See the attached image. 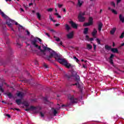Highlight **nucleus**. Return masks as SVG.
Returning <instances> with one entry per match:
<instances>
[{
  "label": "nucleus",
  "instance_id": "8",
  "mask_svg": "<svg viewBox=\"0 0 124 124\" xmlns=\"http://www.w3.org/2000/svg\"><path fill=\"white\" fill-rule=\"evenodd\" d=\"M68 98L71 100L72 103H77V102L78 101V100L76 98H74V96H69Z\"/></svg>",
  "mask_w": 124,
  "mask_h": 124
},
{
  "label": "nucleus",
  "instance_id": "4",
  "mask_svg": "<svg viewBox=\"0 0 124 124\" xmlns=\"http://www.w3.org/2000/svg\"><path fill=\"white\" fill-rule=\"evenodd\" d=\"M37 40H38L39 42H41L42 41V40H41V39L38 37H35L34 38L33 40H31V44H32V45H33V46H34L35 48L40 49V46H39L38 45L36 44Z\"/></svg>",
  "mask_w": 124,
  "mask_h": 124
},
{
  "label": "nucleus",
  "instance_id": "58",
  "mask_svg": "<svg viewBox=\"0 0 124 124\" xmlns=\"http://www.w3.org/2000/svg\"><path fill=\"white\" fill-rule=\"evenodd\" d=\"M55 26H56V27H59V26H60V24H55Z\"/></svg>",
  "mask_w": 124,
  "mask_h": 124
},
{
  "label": "nucleus",
  "instance_id": "22",
  "mask_svg": "<svg viewBox=\"0 0 124 124\" xmlns=\"http://www.w3.org/2000/svg\"><path fill=\"white\" fill-rule=\"evenodd\" d=\"M89 31V28H84L83 33L84 34H88V32Z\"/></svg>",
  "mask_w": 124,
  "mask_h": 124
},
{
  "label": "nucleus",
  "instance_id": "55",
  "mask_svg": "<svg viewBox=\"0 0 124 124\" xmlns=\"http://www.w3.org/2000/svg\"><path fill=\"white\" fill-rule=\"evenodd\" d=\"M63 12H64L65 13V12H66V10L65 9V8L63 9Z\"/></svg>",
  "mask_w": 124,
  "mask_h": 124
},
{
  "label": "nucleus",
  "instance_id": "30",
  "mask_svg": "<svg viewBox=\"0 0 124 124\" xmlns=\"http://www.w3.org/2000/svg\"><path fill=\"white\" fill-rule=\"evenodd\" d=\"M54 38L56 39V41H57V42H59V41H61V39H60V38L56 36H54Z\"/></svg>",
  "mask_w": 124,
  "mask_h": 124
},
{
  "label": "nucleus",
  "instance_id": "54",
  "mask_svg": "<svg viewBox=\"0 0 124 124\" xmlns=\"http://www.w3.org/2000/svg\"><path fill=\"white\" fill-rule=\"evenodd\" d=\"M71 86H77V83H76L75 84H73Z\"/></svg>",
  "mask_w": 124,
  "mask_h": 124
},
{
  "label": "nucleus",
  "instance_id": "24",
  "mask_svg": "<svg viewBox=\"0 0 124 124\" xmlns=\"http://www.w3.org/2000/svg\"><path fill=\"white\" fill-rule=\"evenodd\" d=\"M1 16L2 17H3V18H4V19H7V18H8V16H6V15L4 14V13L1 12Z\"/></svg>",
  "mask_w": 124,
  "mask_h": 124
},
{
  "label": "nucleus",
  "instance_id": "23",
  "mask_svg": "<svg viewBox=\"0 0 124 124\" xmlns=\"http://www.w3.org/2000/svg\"><path fill=\"white\" fill-rule=\"evenodd\" d=\"M93 17H89V20H88V22L91 24V25H93Z\"/></svg>",
  "mask_w": 124,
  "mask_h": 124
},
{
  "label": "nucleus",
  "instance_id": "61",
  "mask_svg": "<svg viewBox=\"0 0 124 124\" xmlns=\"http://www.w3.org/2000/svg\"><path fill=\"white\" fill-rule=\"evenodd\" d=\"M60 109H61V107H59V108H56V110H60Z\"/></svg>",
  "mask_w": 124,
  "mask_h": 124
},
{
  "label": "nucleus",
  "instance_id": "20",
  "mask_svg": "<svg viewBox=\"0 0 124 124\" xmlns=\"http://www.w3.org/2000/svg\"><path fill=\"white\" fill-rule=\"evenodd\" d=\"M16 102L17 105H20L22 104V100L20 99H16Z\"/></svg>",
  "mask_w": 124,
  "mask_h": 124
},
{
  "label": "nucleus",
  "instance_id": "11",
  "mask_svg": "<svg viewBox=\"0 0 124 124\" xmlns=\"http://www.w3.org/2000/svg\"><path fill=\"white\" fill-rule=\"evenodd\" d=\"M69 23L72 28H73L74 29H77V24L74 23V22H73V21H71L69 22Z\"/></svg>",
  "mask_w": 124,
  "mask_h": 124
},
{
  "label": "nucleus",
  "instance_id": "36",
  "mask_svg": "<svg viewBox=\"0 0 124 124\" xmlns=\"http://www.w3.org/2000/svg\"><path fill=\"white\" fill-rule=\"evenodd\" d=\"M53 114H54V116H56V115L58 114V111H57L56 109H54Z\"/></svg>",
  "mask_w": 124,
  "mask_h": 124
},
{
  "label": "nucleus",
  "instance_id": "26",
  "mask_svg": "<svg viewBox=\"0 0 124 124\" xmlns=\"http://www.w3.org/2000/svg\"><path fill=\"white\" fill-rule=\"evenodd\" d=\"M65 29L66 30V31H69V30H70V27H69V25L68 24H66L65 25Z\"/></svg>",
  "mask_w": 124,
  "mask_h": 124
},
{
  "label": "nucleus",
  "instance_id": "37",
  "mask_svg": "<svg viewBox=\"0 0 124 124\" xmlns=\"http://www.w3.org/2000/svg\"><path fill=\"white\" fill-rule=\"evenodd\" d=\"M0 27H2V28H3V29H4V28H5V24H2L1 23H0Z\"/></svg>",
  "mask_w": 124,
  "mask_h": 124
},
{
  "label": "nucleus",
  "instance_id": "19",
  "mask_svg": "<svg viewBox=\"0 0 124 124\" xmlns=\"http://www.w3.org/2000/svg\"><path fill=\"white\" fill-rule=\"evenodd\" d=\"M119 19L122 23H124V17L122 14L119 15Z\"/></svg>",
  "mask_w": 124,
  "mask_h": 124
},
{
  "label": "nucleus",
  "instance_id": "48",
  "mask_svg": "<svg viewBox=\"0 0 124 124\" xmlns=\"http://www.w3.org/2000/svg\"><path fill=\"white\" fill-rule=\"evenodd\" d=\"M30 110L31 109H30V108L25 109V111H27V112H29V111H30Z\"/></svg>",
  "mask_w": 124,
  "mask_h": 124
},
{
  "label": "nucleus",
  "instance_id": "53",
  "mask_svg": "<svg viewBox=\"0 0 124 124\" xmlns=\"http://www.w3.org/2000/svg\"><path fill=\"white\" fill-rule=\"evenodd\" d=\"M20 10H21V11H22V12H24V11H25L24 10V9H23L22 8H20Z\"/></svg>",
  "mask_w": 124,
  "mask_h": 124
},
{
  "label": "nucleus",
  "instance_id": "29",
  "mask_svg": "<svg viewBox=\"0 0 124 124\" xmlns=\"http://www.w3.org/2000/svg\"><path fill=\"white\" fill-rule=\"evenodd\" d=\"M84 27H88L89 26H92V24H90V22L85 23L83 24Z\"/></svg>",
  "mask_w": 124,
  "mask_h": 124
},
{
  "label": "nucleus",
  "instance_id": "27",
  "mask_svg": "<svg viewBox=\"0 0 124 124\" xmlns=\"http://www.w3.org/2000/svg\"><path fill=\"white\" fill-rule=\"evenodd\" d=\"M36 15H37V17L38 18V19H39V20H40L41 19V15H40V14H39V13H37Z\"/></svg>",
  "mask_w": 124,
  "mask_h": 124
},
{
  "label": "nucleus",
  "instance_id": "15",
  "mask_svg": "<svg viewBox=\"0 0 124 124\" xmlns=\"http://www.w3.org/2000/svg\"><path fill=\"white\" fill-rule=\"evenodd\" d=\"M102 27H103V24L100 22L98 25V30L99 31H101V29H102Z\"/></svg>",
  "mask_w": 124,
  "mask_h": 124
},
{
  "label": "nucleus",
  "instance_id": "47",
  "mask_svg": "<svg viewBox=\"0 0 124 124\" xmlns=\"http://www.w3.org/2000/svg\"><path fill=\"white\" fill-rule=\"evenodd\" d=\"M122 0H117V4H119V3H120V2H121V1Z\"/></svg>",
  "mask_w": 124,
  "mask_h": 124
},
{
  "label": "nucleus",
  "instance_id": "44",
  "mask_svg": "<svg viewBox=\"0 0 124 124\" xmlns=\"http://www.w3.org/2000/svg\"><path fill=\"white\" fill-rule=\"evenodd\" d=\"M58 7H59V8H62V7L63 5L58 4Z\"/></svg>",
  "mask_w": 124,
  "mask_h": 124
},
{
  "label": "nucleus",
  "instance_id": "51",
  "mask_svg": "<svg viewBox=\"0 0 124 124\" xmlns=\"http://www.w3.org/2000/svg\"><path fill=\"white\" fill-rule=\"evenodd\" d=\"M82 66H83V68H87V66H86V65H85V64H83Z\"/></svg>",
  "mask_w": 124,
  "mask_h": 124
},
{
  "label": "nucleus",
  "instance_id": "41",
  "mask_svg": "<svg viewBox=\"0 0 124 124\" xmlns=\"http://www.w3.org/2000/svg\"><path fill=\"white\" fill-rule=\"evenodd\" d=\"M26 32H27V35H31V33L30 32V31H29L26 30Z\"/></svg>",
  "mask_w": 124,
  "mask_h": 124
},
{
  "label": "nucleus",
  "instance_id": "31",
  "mask_svg": "<svg viewBox=\"0 0 124 124\" xmlns=\"http://www.w3.org/2000/svg\"><path fill=\"white\" fill-rule=\"evenodd\" d=\"M124 31H123L121 35L120 36L119 38H121V39L124 38Z\"/></svg>",
  "mask_w": 124,
  "mask_h": 124
},
{
  "label": "nucleus",
  "instance_id": "28",
  "mask_svg": "<svg viewBox=\"0 0 124 124\" xmlns=\"http://www.w3.org/2000/svg\"><path fill=\"white\" fill-rule=\"evenodd\" d=\"M111 11L115 15H117L118 14V12L117 11L115 10L114 9H111Z\"/></svg>",
  "mask_w": 124,
  "mask_h": 124
},
{
  "label": "nucleus",
  "instance_id": "7",
  "mask_svg": "<svg viewBox=\"0 0 124 124\" xmlns=\"http://www.w3.org/2000/svg\"><path fill=\"white\" fill-rule=\"evenodd\" d=\"M105 48L106 50H111V52H112V53H119V50H118V48H111V46H109L108 45H106L105 46Z\"/></svg>",
  "mask_w": 124,
  "mask_h": 124
},
{
  "label": "nucleus",
  "instance_id": "18",
  "mask_svg": "<svg viewBox=\"0 0 124 124\" xmlns=\"http://www.w3.org/2000/svg\"><path fill=\"white\" fill-rule=\"evenodd\" d=\"M117 30V28L116 27H114L110 31V34H114L115 32H116V31Z\"/></svg>",
  "mask_w": 124,
  "mask_h": 124
},
{
  "label": "nucleus",
  "instance_id": "16",
  "mask_svg": "<svg viewBox=\"0 0 124 124\" xmlns=\"http://www.w3.org/2000/svg\"><path fill=\"white\" fill-rule=\"evenodd\" d=\"M86 48L87 50H92L93 49V46L90 44H87L86 45Z\"/></svg>",
  "mask_w": 124,
  "mask_h": 124
},
{
  "label": "nucleus",
  "instance_id": "33",
  "mask_svg": "<svg viewBox=\"0 0 124 124\" xmlns=\"http://www.w3.org/2000/svg\"><path fill=\"white\" fill-rule=\"evenodd\" d=\"M96 41L97 42V43H98V44H99V45H101V43H100V40H99V39L97 38L96 39Z\"/></svg>",
  "mask_w": 124,
  "mask_h": 124
},
{
  "label": "nucleus",
  "instance_id": "6",
  "mask_svg": "<svg viewBox=\"0 0 124 124\" xmlns=\"http://www.w3.org/2000/svg\"><path fill=\"white\" fill-rule=\"evenodd\" d=\"M86 12H80L79 14H78V21L79 22H85V20H86V18H85V17L83 16H84V15H85Z\"/></svg>",
  "mask_w": 124,
  "mask_h": 124
},
{
  "label": "nucleus",
  "instance_id": "46",
  "mask_svg": "<svg viewBox=\"0 0 124 124\" xmlns=\"http://www.w3.org/2000/svg\"><path fill=\"white\" fill-rule=\"evenodd\" d=\"M45 34H46V35H47V36H48V37H50V35H49V33L45 32Z\"/></svg>",
  "mask_w": 124,
  "mask_h": 124
},
{
  "label": "nucleus",
  "instance_id": "62",
  "mask_svg": "<svg viewBox=\"0 0 124 124\" xmlns=\"http://www.w3.org/2000/svg\"><path fill=\"white\" fill-rule=\"evenodd\" d=\"M112 44H113L112 45L113 47H115V43L113 42Z\"/></svg>",
  "mask_w": 124,
  "mask_h": 124
},
{
  "label": "nucleus",
  "instance_id": "32",
  "mask_svg": "<svg viewBox=\"0 0 124 124\" xmlns=\"http://www.w3.org/2000/svg\"><path fill=\"white\" fill-rule=\"evenodd\" d=\"M110 4L112 5V6H113V7H116V3H115L114 1H111L110 2Z\"/></svg>",
  "mask_w": 124,
  "mask_h": 124
},
{
  "label": "nucleus",
  "instance_id": "25",
  "mask_svg": "<svg viewBox=\"0 0 124 124\" xmlns=\"http://www.w3.org/2000/svg\"><path fill=\"white\" fill-rule=\"evenodd\" d=\"M17 96L22 98V97H23V95H24V93H23L21 92H19L17 93Z\"/></svg>",
  "mask_w": 124,
  "mask_h": 124
},
{
  "label": "nucleus",
  "instance_id": "3",
  "mask_svg": "<svg viewBox=\"0 0 124 124\" xmlns=\"http://www.w3.org/2000/svg\"><path fill=\"white\" fill-rule=\"evenodd\" d=\"M64 77L67 78L68 80H70V79H72L73 77H75L76 81L78 80V78H77V72L73 70L71 71V75L65 74Z\"/></svg>",
  "mask_w": 124,
  "mask_h": 124
},
{
  "label": "nucleus",
  "instance_id": "1",
  "mask_svg": "<svg viewBox=\"0 0 124 124\" xmlns=\"http://www.w3.org/2000/svg\"><path fill=\"white\" fill-rule=\"evenodd\" d=\"M52 58H54L56 61H57L58 62L65 66L67 68H70L71 67V64L67 62V61L65 60L64 59H61L60 58V55L57 54V52L55 51L52 50L50 52V54H49V56H46V60L49 61V62L51 61V59Z\"/></svg>",
  "mask_w": 124,
  "mask_h": 124
},
{
  "label": "nucleus",
  "instance_id": "5",
  "mask_svg": "<svg viewBox=\"0 0 124 124\" xmlns=\"http://www.w3.org/2000/svg\"><path fill=\"white\" fill-rule=\"evenodd\" d=\"M42 48H43V49H41V46H40V49H38V50H40V52L42 53L44 56H45L46 55V53H45V51H49L50 54H51V52H52V51H54L52 50L50 48L45 46L44 45H42Z\"/></svg>",
  "mask_w": 124,
  "mask_h": 124
},
{
  "label": "nucleus",
  "instance_id": "38",
  "mask_svg": "<svg viewBox=\"0 0 124 124\" xmlns=\"http://www.w3.org/2000/svg\"><path fill=\"white\" fill-rule=\"evenodd\" d=\"M73 58L74 60H75L77 62H78V58H77L76 56H73Z\"/></svg>",
  "mask_w": 124,
  "mask_h": 124
},
{
  "label": "nucleus",
  "instance_id": "35",
  "mask_svg": "<svg viewBox=\"0 0 124 124\" xmlns=\"http://www.w3.org/2000/svg\"><path fill=\"white\" fill-rule=\"evenodd\" d=\"M86 40H87L88 41H90V37H89V35H86L85 36Z\"/></svg>",
  "mask_w": 124,
  "mask_h": 124
},
{
  "label": "nucleus",
  "instance_id": "52",
  "mask_svg": "<svg viewBox=\"0 0 124 124\" xmlns=\"http://www.w3.org/2000/svg\"><path fill=\"white\" fill-rule=\"evenodd\" d=\"M6 116L8 117V118H11L10 115L9 114H6Z\"/></svg>",
  "mask_w": 124,
  "mask_h": 124
},
{
  "label": "nucleus",
  "instance_id": "40",
  "mask_svg": "<svg viewBox=\"0 0 124 124\" xmlns=\"http://www.w3.org/2000/svg\"><path fill=\"white\" fill-rule=\"evenodd\" d=\"M24 106H25V107H29V103H25Z\"/></svg>",
  "mask_w": 124,
  "mask_h": 124
},
{
  "label": "nucleus",
  "instance_id": "34",
  "mask_svg": "<svg viewBox=\"0 0 124 124\" xmlns=\"http://www.w3.org/2000/svg\"><path fill=\"white\" fill-rule=\"evenodd\" d=\"M55 16H57V18H62V16H60L58 13H56L54 14Z\"/></svg>",
  "mask_w": 124,
  "mask_h": 124
},
{
  "label": "nucleus",
  "instance_id": "12",
  "mask_svg": "<svg viewBox=\"0 0 124 124\" xmlns=\"http://www.w3.org/2000/svg\"><path fill=\"white\" fill-rule=\"evenodd\" d=\"M30 109L31 111H33V110H34L35 111H36V110H37V109L41 110V108H36L35 107H33V106H31L30 107Z\"/></svg>",
  "mask_w": 124,
  "mask_h": 124
},
{
  "label": "nucleus",
  "instance_id": "10",
  "mask_svg": "<svg viewBox=\"0 0 124 124\" xmlns=\"http://www.w3.org/2000/svg\"><path fill=\"white\" fill-rule=\"evenodd\" d=\"M12 22H13V20L12 19H7L6 24L9 27V28H12Z\"/></svg>",
  "mask_w": 124,
  "mask_h": 124
},
{
  "label": "nucleus",
  "instance_id": "9",
  "mask_svg": "<svg viewBox=\"0 0 124 124\" xmlns=\"http://www.w3.org/2000/svg\"><path fill=\"white\" fill-rule=\"evenodd\" d=\"M114 54H111L110 55V57L109 58V63H110V64H112V65H113L114 66V62H113V58H114Z\"/></svg>",
  "mask_w": 124,
  "mask_h": 124
},
{
  "label": "nucleus",
  "instance_id": "13",
  "mask_svg": "<svg viewBox=\"0 0 124 124\" xmlns=\"http://www.w3.org/2000/svg\"><path fill=\"white\" fill-rule=\"evenodd\" d=\"M67 37L69 39H71V38H73V31H72L69 34H67Z\"/></svg>",
  "mask_w": 124,
  "mask_h": 124
},
{
  "label": "nucleus",
  "instance_id": "42",
  "mask_svg": "<svg viewBox=\"0 0 124 124\" xmlns=\"http://www.w3.org/2000/svg\"><path fill=\"white\" fill-rule=\"evenodd\" d=\"M47 11H48V12H51V11H53V9L49 8L47 9Z\"/></svg>",
  "mask_w": 124,
  "mask_h": 124
},
{
  "label": "nucleus",
  "instance_id": "17",
  "mask_svg": "<svg viewBox=\"0 0 124 124\" xmlns=\"http://www.w3.org/2000/svg\"><path fill=\"white\" fill-rule=\"evenodd\" d=\"M84 3V1L78 0V7H81L83 5V4Z\"/></svg>",
  "mask_w": 124,
  "mask_h": 124
},
{
  "label": "nucleus",
  "instance_id": "21",
  "mask_svg": "<svg viewBox=\"0 0 124 124\" xmlns=\"http://www.w3.org/2000/svg\"><path fill=\"white\" fill-rule=\"evenodd\" d=\"M4 94L7 95L9 98H12V97H13V95H12V93H5Z\"/></svg>",
  "mask_w": 124,
  "mask_h": 124
},
{
  "label": "nucleus",
  "instance_id": "59",
  "mask_svg": "<svg viewBox=\"0 0 124 124\" xmlns=\"http://www.w3.org/2000/svg\"><path fill=\"white\" fill-rule=\"evenodd\" d=\"M66 106H66L65 105H62V107H66Z\"/></svg>",
  "mask_w": 124,
  "mask_h": 124
},
{
  "label": "nucleus",
  "instance_id": "63",
  "mask_svg": "<svg viewBox=\"0 0 124 124\" xmlns=\"http://www.w3.org/2000/svg\"><path fill=\"white\" fill-rule=\"evenodd\" d=\"M18 41H19V40H16V44L17 45H19V43H18Z\"/></svg>",
  "mask_w": 124,
  "mask_h": 124
},
{
  "label": "nucleus",
  "instance_id": "14",
  "mask_svg": "<svg viewBox=\"0 0 124 124\" xmlns=\"http://www.w3.org/2000/svg\"><path fill=\"white\" fill-rule=\"evenodd\" d=\"M97 33V31L95 28H94L93 30V31L92 32V35H93V37H95V35Z\"/></svg>",
  "mask_w": 124,
  "mask_h": 124
},
{
  "label": "nucleus",
  "instance_id": "49",
  "mask_svg": "<svg viewBox=\"0 0 124 124\" xmlns=\"http://www.w3.org/2000/svg\"><path fill=\"white\" fill-rule=\"evenodd\" d=\"M89 41H93V38H89Z\"/></svg>",
  "mask_w": 124,
  "mask_h": 124
},
{
  "label": "nucleus",
  "instance_id": "50",
  "mask_svg": "<svg viewBox=\"0 0 124 124\" xmlns=\"http://www.w3.org/2000/svg\"><path fill=\"white\" fill-rule=\"evenodd\" d=\"M44 66H45V68H48V66L47 65H46V64H45L44 65Z\"/></svg>",
  "mask_w": 124,
  "mask_h": 124
},
{
  "label": "nucleus",
  "instance_id": "45",
  "mask_svg": "<svg viewBox=\"0 0 124 124\" xmlns=\"http://www.w3.org/2000/svg\"><path fill=\"white\" fill-rule=\"evenodd\" d=\"M40 115L41 117H42V118L44 117V114L42 112H40Z\"/></svg>",
  "mask_w": 124,
  "mask_h": 124
},
{
  "label": "nucleus",
  "instance_id": "60",
  "mask_svg": "<svg viewBox=\"0 0 124 124\" xmlns=\"http://www.w3.org/2000/svg\"><path fill=\"white\" fill-rule=\"evenodd\" d=\"M33 4L32 3H29V6H31V5H32Z\"/></svg>",
  "mask_w": 124,
  "mask_h": 124
},
{
  "label": "nucleus",
  "instance_id": "57",
  "mask_svg": "<svg viewBox=\"0 0 124 124\" xmlns=\"http://www.w3.org/2000/svg\"><path fill=\"white\" fill-rule=\"evenodd\" d=\"M49 19H50V20H51V21H53V18H52V17H51V16H50Z\"/></svg>",
  "mask_w": 124,
  "mask_h": 124
},
{
  "label": "nucleus",
  "instance_id": "43",
  "mask_svg": "<svg viewBox=\"0 0 124 124\" xmlns=\"http://www.w3.org/2000/svg\"><path fill=\"white\" fill-rule=\"evenodd\" d=\"M44 100H45V101H46V102H48V99L47 98V97H44Z\"/></svg>",
  "mask_w": 124,
  "mask_h": 124
},
{
  "label": "nucleus",
  "instance_id": "56",
  "mask_svg": "<svg viewBox=\"0 0 124 124\" xmlns=\"http://www.w3.org/2000/svg\"><path fill=\"white\" fill-rule=\"evenodd\" d=\"M15 109L16 110V111H20V109L19 108H15Z\"/></svg>",
  "mask_w": 124,
  "mask_h": 124
},
{
  "label": "nucleus",
  "instance_id": "39",
  "mask_svg": "<svg viewBox=\"0 0 124 124\" xmlns=\"http://www.w3.org/2000/svg\"><path fill=\"white\" fill-rule=\"evenodd\" d=\"M93 46L94 48V51H95V50H96V45L94 44H93Z\"/></svg>",
  "mask_w": 124,
  "mask_h": 124
},
{
  "label": "nucleus",
  "instance_id": "64",
  "mask_svg": "<svg viewBox=\"0 0 124 124\" xmlns=\"http://www.w3.org/2000/svg\"><path fill=\"white\" fill-rule=\"evenodd\" d=\"M60 45H62V42H60Z\"/></svg>",
  "mask_w": 124,
  "mask_h": 124
},
{
  "label": "nucleus",
  "instance_id": "2",
  "mask_svg": "<svg viewBox=\"0 0 124 124\" xmlns=\"http://www.w3.org/2000/svg\"><path fill=\"white\" fill-rule=\"evenodd\" d=\"M78 89L79 92L78 93H80V99H82L83 95H84L83 91L85 87H84V84L83 83L80 82V77H79V76H78Z\"/></svg>",
  "mask_w": 124,
  "mask_h": 124
}]
</instances>
